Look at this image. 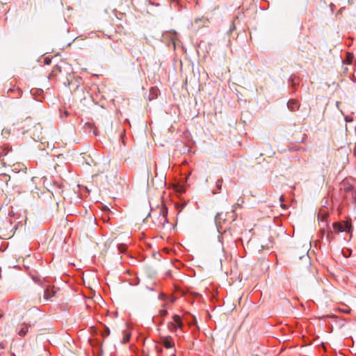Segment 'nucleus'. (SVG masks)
Returning a JSON list of instances; mask_svg holds the SVG:
<instances>
[{
	"instance_id": "nucleus-1",
	"label": "nucleus",
	"mask_w": 356,
	"mask_h": 356,
	"mask_svg": "<svg viewBox=\"0 0 356 356\" xmlns=\"http://www.w3.org/2000/svg\"><path fill=\"white\" fill-rule=\"evenodd\" d=\"M18 129L23 134L31 132L34 140L40 139L42 127L40 123H36L31 118H27L19 124Z\"/></svg>"
},
{
	"instance_id": "nucleus-2",
	"label": "nucleus",
	"mask_w": 356,
	"mask_h": 356,
	"mask_svg": "<svg viewBox=\"0 0 356 356\" xmlns=\"http://www.w3.org/2000/svg\"><path fill=\"white\" fill-rule=\"evenodd\" d=\"M333 227L337 232H347L348 233L353 232V226L349 221L343 222V225L340 222L333 223Z\"/></svg>"
},
{
	"instance_id": "nucleus-3",
	"label": "nucleus",
	"mask_w": 356,
	"mask_h": 356,
	"mask_svg": "<svg viewBox=\"0 0 356 356\" xmlns=\"http://www.w3.org/2000/svg\"><path fill=\"white\" fill-rule=\"evenodd\" d=\"M97 174H104L107 172L110 168V163L107 161H103L101 163L95 164Z\"/></svg>"
},
{
	"instance_id": "nucleus-4",
	"label": "nucleus",
	"mask_w": 356,
	"mask_h": 356,
	"mask_svg": "<svg viewBox=\"0 0 356 356\" xmlns=\"http://www.w3.org/2000/svg\"><path fill=\"white\" fill-rule=\"evenodd\" d=\"M58 290H56L54 287L47 286L44 291V299L45 300H52L51 298L56 296Z\"/></svg>"
},
{
	"instance_id": "nucleus-5",
	"label": "nucleus",
	"mask_w": 356,
	"mask_h": 356,
	"mask_svg": "<svg viewBox=\"0 0 356 356\" xmlns=\"http://www.w3.org/2000/svg\"><path fill=\"white\" fill-rule=\"evenodd\" d=\"M173 320L175 322V323L177 325H175V323H170L168 324V327L170 330H176L177 329V327H181L182 326V323H181V318L178 315H175L173 316Z\"/></svg>"
},
{
	"instance_id": "nucleus-6",
	"label": "nucleus",
	"mask_w": 356,
	"mask_h": 356,
	"mask_svg": "<svg viewBox=\"0 0 356 356\" xmlns=\"http://www.w3.org/2000/svg\"><path fill=\"white\" fill-rule=\"evenodd\" d=\"M158 219L159 220V224L162 226L167 222V211L165 209L163 208L160 210V214Z\"/></svg>"
},
{
	"instance_id": "nucleus-7",
	"label": "nucleus",
	"mask_w": 356,
	"mask_h": 356,
	"mask_svg": "<svg viewBox=\"0 0 356 356\" xmlns=\"http://www.w3.org/2000/svg\"><path fill=\"white\" fill-rule=\"evenodd\" d=\"M162 343L166 348H170L174 346L171 338L168 337H163Z\"/></svg>"
},
{
	"instance_id": "nucleus-8",
	"label": "nucleus",
	"mask_w": 356,
	"mask_h": 356,
	"mask_svg": "<svg viewBox=\"0 0 356 356\" xmlns=\"http://www.w3.org/2000/svg\"><path fill=\"white\" fill-rule=\"evenodd\" d=\"M225 218L222 213H218L215 216V222L218 226H220L225 222Z\"/></svg>"
},
{
	"instance_id": "nucleus-9",
	"label": "nucleus",
	"mask_w": 356,
	"mask_h": 356,
	"mask_svg": "<svg viewBox=\"0 0 356 356\" xmlns=\"http://www.w3.org/2000/svg\"><path fill=\"white\" fill-rule=\"evenodd\" d=\"M287 105L291 111H296L299 106L298 103L293 99L289 100Z\"/></svg>"
},
{
	"instance_id": "nucleus-10",
	"label": "nucleus",
	"mask_w": 356,
	"mask_h": 356,
	"mask_svg": "<svg viewBox=\"0 0 356 356\" xmlns=\"http://www.w3.org/2000/svg\"><path fill=\"white\" fill-rule=\"evenodd\" d=\"M29 330V325L27 324H23L22 327L18 331V334L21 337L26 335Z\"/></svg>"
},
{
	"instance_id": "nucleus-11",
	"label": "nucleus",
	"mask_w": 356,
	"mask_h": 356,
	"mask_svg": "<svg viewBox=\"0 0 356 356\" xmlns=\"http://www.w3.org/2000/svg\"><path fill=\"white\" fill-rule=\"evenodd\" d=\"M325 238H326V240L327 241V242H329V243L333 240L334 235L331 230H329L327 232Z\"/></svg>"
},
{
	"instance_id": "nucleus-12",
	"label": "nucleus",
	"mask_w": 356,
	"mask_h": 356,
	"mask_svg": "<svg viewBox=\"0 0 356 356\" xmlns=\"http://www.w3.org/2000/svg\"><path fill=\"white\" fill-rule=\"evenodd\" d=\"M300 259L302 260L305 264L307 265V266H310V261H309V257L307 256V254H305L302 257H300Z\"/></svg>"
},
{
	"instance_id": "nucleus-13",
	"label": "nucleus",
	"mask_w": 356,
	"mask_h": 356,
	"mask_svg": "<svg viewBox=\"0 0 356 356\" xmlns=\"http://www.w3.org/2000/svg\"><path fill=\"white\" fill-rule=\"evenodd\" d=\"M244 203V200L243 197H240L238 200V202L236 203L234 206H233V208L234 209H236L237 207H241V205Z\"/></svg>"
},
{
	"instance_id": "nucleus-14",
	"label": "nucleus",
	"mask_w": 356,
	"mask_h": 356,
	"mask_svg": "<svg viewBox=\"0 0 356 356\" xmlns=\"http://www.w3.org/2000/svg\"><path fill=\"white\" fill-rule=\"evenodd\" d=\"M222 179H218L216 183V186L218 189V191H220L222 188Z\"/></svg>"
},
{
	"instance_id": "nucleus-15",
	"label": "nucleus",
	"mask_w": 356,
	"mask_h": 356,
	"mask_svg": "<svg viewBox=\"0 0 356 356\" xmlns=\"http://www.w3.org/2000/svg\"><path fill=\"white\" fill-rule=\"evenodd\" d=\"M130 339V334H125L124 339H123V343H127L129 341Z\"/></svg>"
},
{
	"instance_id": "nucleus-16",
	"label": "nucleus",
	"mask_w": 356,
	"mask_h": 356,
	"mask_svg": "<svg viewBox=\"0 0 356 356\" xmlns=\"http://www.w3.org/2000/svg\"><path fill=\"white\" fill-rule=\"evenodd\" d=\"M110 334V330L108 327H106L104 332H103V337H108Z\"/></svg>"
},
{
	"instance_id": "nucleus-17",
	"label": "nucleus",
	"mask_w": 356,
	"mask_h": 356,
	"mask_svg": "<svg viewBox=\"0 0 356 356\" xmlns=\"http://www.w3.org/2000/svg\"><path fill=\"white\" fill-rule=\"evenodd\" d=\"M36 179H38H38H39V178H38V177H32V179H31V181H32L33 183H35Z\"/></svg>"
},
{
	"instance_id": "nucleus-18",
	"label": "nucleus",
	"mask_w": 356,
	"mask_h": 356,
	"mask_svg": "<svg viewBox=\"0 0 356 356\" xmlns=\"http://www.w3.org/2000/svg\"><path fill=\"white\" fill-rule=\"evenodd\" d=\"M321 235H322V236H323L324 235V234H325V229L322 228V229H321Z\"/></svg>"
},
{
	"instance_id": "nucleus-19",
	"label": "nucleus",
	"mask_w": 356,
	"mask_h": 356,
	"mask_svg": "<svg viewBox=\"0 0 356 356\" xmlns=\"http://www.w3.org/2000/svg\"><path fill=\"white\" fill-rule=\"evenodd\" d=\"M44 62L46 64L49 65L50 63V60H47V58L44 59Z\"/></svg>"
},
{
	"instance_id": "nucleus-20",
	"label": "nucleus",
	"mask_w": 356,
	"mask_h": 356,
	"mask_svg": "<svg viewBox=\"0 0 356 356\" xmlns=\"http://www.w3.org/2000/svg\"><path fill=\"white\" fill-rule=\"evenodd\" d=\"M212 193H213V194H216V193H218V191H213Z\"/></svg>"
}]
</instances>
